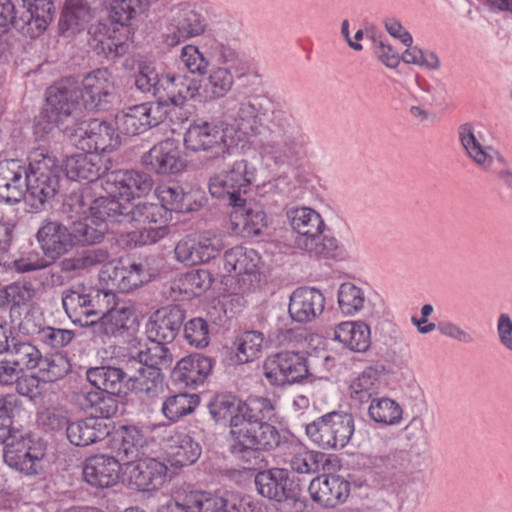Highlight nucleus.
<instances>
[{
  "label": "nucleus",
  "mask_w": 512,
  "mask_h": 512,
  "mask_svg": "<svg viewBox=\"0 0 512 512\" xmlns=\"http://www.w3.org/2000/svg\"><path fill=\"white\" fill-rule=\"evenodd\" d=\"M124 378L125 373L121 369L110 366L94 367L87 371V380L97 388L96 391L115 395L127 393Z\"/></svg>",
  "instance_id": "42"
},
{
  "label": "nucleus",
  "mask_w": 512,
  "mask_h": 512,
  "mask_svg": "<svg viewBox=\"0 0 512 512\" xmlns=\"http://www.w3.org/2000/svg\"><path fill=\"white\" fill-rule=\"evenodd\" d=\"M64 170L71 180L97 181L106 171L99 154L90 152L70 155L64 161Z\"/></svg>",
  "instance_id": "39"
},
{
  "label": "nucleus",
  "mask_w": 512,
  "mask_h": 512,
  "mask_svg": "<svg viewBox=\"0 0 512 512\" xmlns=\"http://www.w3.org/2000/svg\"><path fill=\"white\" fill-rule=\"evenodd\" d=\"M209 410L217 422H229L230 431L234 430L235 420L243 422L242 400L230 394L217 395L210 403Z\"/></svg>",
  "instance_id": "47"
},
{
  "label": "nucleus",
  "mask_w": 512,
  "mask_h": 512,
  "mask_svg": "<svg viewBox=\"0 0 512 512\" xmlns=\"http://www.w3.org/2000/svg\"><path fill=\"white\" fill-rule=\"evenodd\" d=\"M67 438L75 446H88L110 434V427L103 419L88 417L71 422L66 428Z\"/></svg>",
  "instance_id": "40"
},
{
  "label": "nucleus",
  "mask_w": 512,
  "mask_h": 512,
  "mask_svg": "<svg viewBox=\"0 0 512 512\" xmlns=\"http://www.w3.org/2000/svg\"><path fill=\"white\" fill-rule=\"evenodd\" d=\"M264 335L259 331H245L234 341V356L231 361L235 365L245 364L258 358L262 352Z\"/></svg>",
  "instance_id": "48"
},
{
  "label": "nucleus",
  "mask_w": 512,
  "mask_h": 512,
  "mask_svg": "<svg viewBox=\"0 0 512 512\" xmlns=\"http://www.w3.org/2000/svg\"><path fill=\"white\" fill-rule=\"evenodd\" d=\"M150 345L138 353V365L162 369L172 362V355L165 342L149 340Z\"/></svg>",
  "instance_id": "58"
},
{
  "label": "nucleus",
  "mask_w": 512,
  "mask_h": 512,
  "mask_svg": "<svg viewBox=\"0 0 512 512\" xmlns=\"http://www.w3.org/2000/svg\"><path fill=\"white\" fill-rule=\"evenodd\" d=\"M380 388V372L374 367L366 368L350 384V395L360 402L368 401Z\"/></svg>",
  "instance_id": "55"
},
{
  "label": "nucleus",
  "mask_w": 512,
  "mask_h": 512,
  "mask_svg": "<svg viewBox=\"0 0 512 512\" xmlns=\"http://www.w3.org/2000/svg\"><path fill=\"white\" fill-rule=\"evenodd\" d=\"M179 59L191 74L198 76L207 74L211 65L197 45L192 43L186 44L181 48Z\"/></svg>",
  "instance_id": "64"
},
{
  "label": "nucleus",
  "mask_w": 512,
  "mask_h": 512,
  "mask_svg": "<svg viewBox=\"0 0 512 512\" xmlns=\"http://www.w3.org/2000/svg\"><path fill=\"white\" fill-rule=\"evenodd\" d=\"M107 291L77 286L63 297V307L70 318L82 323V317L99 315L100 304L97 302Z\"/></svg>",
  "instance_id": "30"
},
{
  "label": "nucleus",
  "mask_w": 512,
  "mask_h": 512,
  "mask_svg": "<svg viewBox=\"0 0 512 512\" xmlns=\"http://www.w3.org/2000/svg\"><path fill=\"white\" fill-rule=\"evenodd\" d=\"M27 176L49 177L60 180V167L57 159L44 149H35L29 155Z\"/></svg>",
  "instance_id": "56"
},
{
  "label": "nucleus",
  "mask_w": 512,
  "mask_h": 512,
  "mask_svg": "<svg viewBox=\"0 0 512 512\" xmlns=\"http://www.w3.org/2000/svg\"><path fill=\"white\" fill-rule=\"evenodd\" d=\"M125 386L127 392L131 391L153 397L162 389L160 369L139 365L136 373L127 379Z\"/></svg>",
  "instance_id": "45"
},
{
  "label": "nucleus",
  "mask_w": 512,
  "mask_h": 512,
  "mask_svg": "<svg viewBox=\"0 0 512 512\" xmlns=\"http://www.w3.org/2000/svg\"><path fill=\"white\" fill-rule=\"evenodd\" d=\"M124 476L131 488L142 492L158 491L172 479L167 464L154 457L129 460L124 464Z\"/></svg>",
  "instance_id": "13"
},
{
  "label": "nucleus",
  "mask_w": 512,
  "mask_h": 512,
  "mask_svg": "<svg viewBox=\"0 0 512 512\" xmlns=\"http://www.w3.org/2000/svg\"><path fill=\"white\" fill-rule=\"evenodd\" d=\"M286 216L292 230L297 234L294 245L313 257L334 258L340 254L338 240L324 236L326 225L321 214L307 206H294Z\"/></svg>",
  "instance_id": "3"
},
{
  "label": "nucleus",
  "mask_w": 512,
  "mask_h": 512,
  "mask_svg": "<svg viewBox=\"0 0 512 512\" xmlns=\"http://www.w3.org/2000/svg\"><path fill=\"white\" fill-rule=\"evenodd\" d=\"M401 406L391 398H372L368 407V415L371 420L384 425H398L402 420Z\"/></svg>",
  "instance_id": "50"
},
{
  "label": "nucleus",
  "mask_w": 512,
  "mask_h": 512,
  "mask_svg": "<svg viewBox=\"0 0 512 512\" xmlns=\"http://www.w3.org/2000/svg\"><path fill=\"white\" fill-rule=\"evenodd\" d=\"M200 88L199 82L186 74L162 71L154 103H161L166 109L168 105L182 106L201 96Z\"/></svg>",
  "instance_id": "21"
},
{
  "label": "nucleus",
  "mask_w": 512,
  "mask_h": 512,
  "mask_svg": "<svg viewBox=\"0 0 512 512\" xmlns=\"http://www.w3.org/2000/svg\"><path fill=\"white\" fill-rule=\"evenodd\" d=\"M67 136L76 148L93 154L112 152L121 145V138L112 120L78 122Z\"/></svg>",
  "instance_id": "10"
},
{
  "label": "nucleus",
  "mask_w": 512,
  "mask_h": 512,
  "mask_svg": "<svg viewBox=\"0 0 512 512\" xmlns=\"http://www.w3.org/2000/svg\"><path fill=\"white\" fill-rule=\"evenodd\" d=\"M156 196L161 202V206L167 212H188L193 209L192 195L184 193L183 189L177 184H162L156 188Z\"/></svg>",
  "instance_id": "49"
},
{
  "label": "nucleus",
  "mask_w": 512,
  "mask_h": 512,
  "mask_svg": "<svg viewBox=\"0 0 512 512\" xmlns=\"http://www.w3.org/2000/svg\"><path fill=\"white\" fill-rule=\"evenodd\" d=\"M80 99L86 109H104L114 93V79L107 69H96L82 80Z\"/></svg>",
  "instance_id": "27"
},
{
  "label": "nucleus",
  "mask_w": 512,
  "mask_h": 512,
  "mask_svg": "<svg viewBox=\"0 0 512 512\" xmlns=\"http://www.w3.org/2000/svg\"><path fill=\"white\" fill-rule=\"evenodd\" d=\"M188 503L198 512L238 511V499L233 494L220 496L209 492H194L188 496Z\"/></svg>",
  "instance_id": "44"
},
{
  "label": "nucleus",
  "mask_w": 512,
  "mask_h": 512,
  "mask_svg": "<svg viewBox=\"0 0 512 512\" xmlns=\"http://www.w3.org/2000/svg\"><path fill=\"white\" fill-rule=\"evenodd\" d=\"M70 232L74 247L99 243L108 232V223L89 217L72 222Z\"/></svg>",
  "instance_id": "46"
},
{
  "label": "nucleus",
  "mask_w": 512,
  "mask_h": 512,
  "mask_svg": "<svg viewBox=\"0 0 512 512\" xmlns=\"http://www.w3.org/2000/svg\"><path fill=\"white\" fill-rule=\"evenodd\" d=\"M83 479L96 489H108L117 486L124 475V466L108 454H96L87 458L83 464Z\"/></svg>",
  "instance_id": "23"
},
{
  "label": "nucleus",
  "mask_w": 512,
  "mask_h": 512,
  "mask_svg": "<svg viewBox=\"0 0 512 512\" xmlns=\"http://www.w3.org/2000/svg\"><path fill=\"white\" fill-rule=\"evenodd\" d=\"M71 370L69 360L61 354H53L41 359L38 366V374L43 383L54 382L62 379Z\"/></svg>",
  "instance_id": "60"
},
{
  "label": "nucleus",
  "mask_w": 512,
  "mask_h": 512,
  "mask_svg": "<svg viewBox=\"0 0 512 512\" xmlns=\"http://www.w3.org/2000/svg\"><path fill=\"white\" fill-rule=\"evenodd\" d=\"M168 114L161 103L148 102L129 106L118 112L112 120L119 136L137 135L163 122Z\"/></svg>",
  "instance_id": "18"
},
{
  "label": "nucleus",
  "mask_w": 512,
  "mask_h": 512,
  "mask_svg": "<svg viewBox=\"0 0 512 512\" xmlns=\"http://www.w3.org/2000/svg\"><path fill=\"white\" fill-rule=\"evenodd\" d=\"M75 402L82 410L94 414L99 419L111 418L118 411L115 394L103 391L81 389L75 395Z\"/></svg>",
  "instance_id": "41"
},
{
  "label": "nucleus",
  "mask_w": 512,
  "mask_h": 512,
  "mask_svg": "<svg viewBox=\"0 0 512 512\" xmlns=\"http://www.w3.org/2000/svg\"><path fill=\"white\" fill-rule=\"evenodd\" d=\"M268 105L269 100L266 97L256 95L227 108V120L224 124L242 132L244 137L241 140V147L246 144L249 134L260 132V127L268 114Z\"/></svg>",
  "instance_id": "16"
},
{
  "label": "nucleus",
  "mask_w": 512,
  "mask_h": 512,
  "mask_svg": "<svg viewBox=\"0 0 512 512\" xmlns=\"http://www.w3.org/2000/svg\"><path fill=\"white\" fill-rule=\"evenodd\" d=\"M116 434L121 439V450L129 460L143 455L142 450L148 445V438L139 427L124 425L118 428Z\"/></svg>",
  "instance_id": "53"
},
{
  "label": "nucleus",
  "mask_w": 512,
  "mask_h": 512,
  "mask_svg": "<svg viewBox=\"0 0 512 512\" xmlns=\"http://www.w3.org/2000/svg\"><path fill=\"white\" fill-rule=\"evenodd\" d=\"M199 404V397L195 394L180 393L167 398L162 405V412L166 418L176 421L190 414Z\"/></svg>",
  "instance_id": "57"
},
{
  "label": "nucleus",
  "mask_w": 512,
  "mask_h": 512,
  "mask_svg": "<svg viewBox=\"0 0 512 512\" xmlns=\"http://www.w3.org/2000/svg\"><path fill=\"white\" fill-rule=\"evenodd\" d=\"M207 31V22L189 3L174 5L166 15L162 39L166 46L175 47Z\"/></svg>",
  "instance_id": "11"
},
{
  "label": "nucleus",
  "mask_w": 512,
  "mask_h": 512,
  "mask_svg": "<svg viewBox=\"0 0 512 512\" xmlns=\"http://www.w3.org/2000/svg\"><path fill=\"white\" fill-rule=\"evenodd\" d=\"M37 291L29 281H16L0 288V308L9 307L11 312L28 308L34 301Z\"/></svg>",
  "instance_id": "43"
},
{
  "label": "nucleus",
  "mask_w": 512,
  "mask_h": 512,
  "mask_svg": "<svg viewBox=\"0 0 512 512\" xmlns=\"http://www.w3.org/2000/svg\"><path fill=\"white\" fill-rule=\"evenodd\" d=\"M164 461L171 468L181 469L195 463L201 455V446L184 431L170 430L162 440Z\"/></svg>",
  "instance_id": "26"
},
{
  "label": "nucleus",
  "mask_w": 512,
  "mask_h": 512,
  "mask_svg": "<svg viewBox=\"0 0 512 512\" xmlns=\"http://www.w3.org/2000/svg\"><path fill=\"white\" fill-rule=\"evenodd\" d=\"M365 302V292L361 287L352 282H344L339 286L337 304L343 315L354 316L358 314L363 310Z\"/></svg>",
  "instance_id": "52"
},
{
  "label": "nucleus",
  "mask_w": 512,
  "mask_h": 512,
  "mask_svg": "<svg viewBox=\"0 0 512 512\" xmlns=\"http://www.w3.org/2000/svg\"><path fill=\"white\" fill-rule=\"evenodd\" d=\"M196 44L203 55L209 60H216L218 63H227L241 57L236 50L223 43L212 32H205Z\"/></svg>",
  "instance_id": "51"
},
{
  "label": "nucleus",
  "mask_w": 512,
  "mask_h": 512,
  "mask_svg": "<svg viewBox=\"0 0 512 512\" xmlns=\"http://www.w3.org/2000/svg\"><path fill=\"white\" fill-rule=\"evenodd\" d=\"M101 187L107 196L92 201L89 213L94 220L108 223V231L118 233L115 224L124 225L129 221L128 204L135 198L148 194L153 187L150 175L134 170H118L109 173L101 181Z\"/></svg>",
  "instance_id": "1"
},
{
  "label": "nucleus",
  "mask_w": 512,
  "mask_h": 512,
  "mask_svg": "<svg viewBox=\"0 0 512 512\" xmlns=\"http://www.w3.org/2000/svg\"><path fill=\"white\" fill-rule=\"evenodd\" d=\"M153 2L154 0H114L110 17L121 26L127 25L132 19L148 12Z\"/></svg>",
  "instance_id": "54"
},
{
  "label": "nucleus",
  "mask_w": 512,
  "mask_h": 512,
  "mask_svg": "<svg viewBox=\"0 0 512 512\" xmlns=\"http://www.w3.org/2000/svg\"><path fill=\"white\" fill-rule=\"evenodd\" d=\"M349 491V482L338 475L318 476L309 485L311 498L326 507H332L344 501Z\"/></svg>",
  "instance_id": "36"
},
{
  "label": "nucleus",
  "mask_w": 512,
  "mask_h": 512,
  "mask_svg": "<svg viewBox=\"0 0 512 512\" xmlns=\"http://www.w3.org/2000/svg\"><path fill=\"white\" fill-rule=\"evenodd\" d=\"M332 339L351 352L364 353L371 345V330L361 320L343 321L333 328Z\"/></svg>",
  "instance_id": "37"
},
{
  "label": "nucleus",
  "mask_w": 512,
  "mask_h": 512,
  "mask_svg": "<svg viewBox=\"0 0 512 512\" xmlns=\"http://www.w3.org/2000/svg\"><path fill=\"white\" fill-rule=\"evenodd\" d=\"M25 11L17 20L20 30L36 38L43 34L53 20L55 8L52 0H22Z\"/></svg>",
  "instance_id": "29"
},
{
  "label": "nucleus",
  "mask_w": 512,
  "mask_h": 512,
  "mask_svg": "<svg viewBox=\"0 0 512 512\" xmlns=\"http://www.w3.org/2000/svg\"><path fill=\"white\" fill-rule=\"evenodd\" d=\"M151 280V274L140 263L129 259H115L103 264L99 272V282L108 291H133Z\"/></svg>",
  "instance_id": "17"
},
{
  "label": "nucleus",
  "mask_w": 512,
  "mask_h": 512,
  "mask_svg": "<svg viewBox=\"0 0 512 512\" xmlns=\"http://www.w3.org/2000/svg\"><path fill=\"white\" fill-rule=\"evenodd\" d=\"M242 416L246 421L266 422L274 416V405L265 397H249L242 401Z\"/></svg>",
  "instance_id": "62"
},
{
  "label": "nucleus",
  "mask_w": 512,
  "mask_h": 512,
  "mask_svg": "<svg viewBox=\"0 0 512 512\" xmlns=\"http://www.w3.org/2000/svg\"><path fill=\"white\" fill-rule=\"evenodd\" d=\"M258 151L263 161H272L276 165L292 164L305 155L301 139L280 131L270 132L269 138L261 142Z\"/></svg>",
  "instance_id": "25"
},
{
  "label": "nucleus",
  "mask_w": 512,
  "mask_h": 512,
  "mask_svg": "<svg viewBox=\"0 0 512 512\" xmlns=\"http://www.w3.org/2000/svg\"><path fill=\"white\" fill-rule=\"evenodd\" d=\"M213 367L212 359L192 354L177 362L173 372V380L185 387H197L204 383Z\"/></svg>",
  "instance_id": "38"
},
{
  "label": "nucleus",
  "mask_w": 512,
  "mask_h": 512,
  "mask_svg": "<svg viewBox=\"0 0 512 512\" xmlns=\"http://www.w3.org/2000/svg\"><path fill=\"white\" fill-rule=\"evenodd\" d=\"M144 164L157 174L177 175L187 168V159L177 140L155 144L143 157Z\"/></svg>",
  "instance_id": "24"
},
{
  "label": "nucleus",
  "mask_w": 512,
  "mask_h": 512,
  "mask_svg": "<svg viewBox=\"0 0 512 512\" xmlns=\"http://www.w3.org/2000/svg\"><path fill=\"white\" fill-rule=\"evenodd\" d=\"M0 443L4 445V461L10 468L28 476L41 471L46 446L39 437L16 431Z\"/></svg>",
  "instance_id": "7"
},
{
  "label": "nucleus",
  "mask_w": 512,
  "mask_h": 512,
  "mask_svg": "<svg viewBox=\"0 0 512 512\" xmlns=\"http://www.w3.org/2000/svg\"><path fill=\"white\" fill-rule=\"evenodd\" d=\"M9 356L22 374L24 370H32L41 365L42 353L33 344L28 342L16 343Z\"/></svg>",
  "instance_id": "61"
},
{
  "label": "nucleus",
  "mask_w": 512,
  "mask_h": 512,
  "mask_svg": "<svg viewBox=\"0 0 512 512\" xmlns=\"http://www.w3.org/2000/svg\"><path fill=\"white\" fill-rule=\"evenodd\" d=\"M129 221L124 225H132L137 230L128 231L123 240L129 246L151 245L163 239L169 229L166 225V211L163 207L152 203H139L132 208L128 204Z\"/></svg>",
  "instance_id": "6"
},
{
  "label": "nucleus",
  "mask_w": 512,
  "mask_h": 512,
  "mask_svg": "<svg viewBox=\"0 0 512 512\" xmlns=\"http://www.w3.org/2000/svg\"><path fill=\"white\" fill-rule=\"evenodd\" d=\"M266 381L276 387L292 385L308 376L306 358L294 351H282L266 357L262 365Z\"/></svg>",
  "instance_id": "14"
},
{
  "label": "nucleus",
  "mask_w": 512,
  "mask_h": 512,
  "mask_svg": "<svg viewBox=\"0 0 512 512\" xmlns=\"http://www.w3.org/2000/svg\"><path fill=\"white\" fill-rule=\"evenodd\" d=\"M255 485L258 493L268 499L281 502L294 497V483L285 469L273 468L257 473Z\"/></svg>",
  "instance_id": "34"
},
{
  "label": "nucleus",
  "mask_w": 512,
  "mask_h": 512,
  "mask_svg": "<svg viewBox=\"0 0 512 512\" xmlns=\"http://www.w3.org/2000/svg\"><path fill=\"white\" fill-rule=\"evenodd\" d=\"M255 179L256 169L247 160H237L229 170L210 178L209 192L214 198L227 201L233 208L245 200L243 195Z\"/></svg>",
  "instance_id": "8"
},
{
  "label": "nucleus",
  "mask_w": 512,
  "mask_h": 512,
  "mask_svg": "<svg viewBox=\"0 0 512 512\" xmlns=\"http://www.w3.org/2000/svg\"><path fill=\"white\" fill-rule=\"evenodd\" d=\"M354 431V419L345 412L327 413L306 426L309 439L323 449L344 448Z\"/></svg>",
  "instance_id": "9"
},
{
  "label": "nucleus",
  "mask_w": 512,
  "mask_h": 512,
  "mask_svg": "<svg viewBox=\"0 0 512 512\" xmlns=\"http://www.w3.org/2000/svg\"><path fill=\"white\" fill-rule=\"evenodd\" d=\"M247 76L259 77L255 63L249 59L238 57L231 62L219 63L207 72L200 97L205 100L220 99L231 91L235 78Z\"/></svg>",
  "instance_id": "12"
},
{
  "label": "nucleus",
  "mask_w": 512,
  "mask_h": 512,
  "mask_svg": "<svg viewBox=\"0 0 512 512\" xmlns=\"http://www.w3.org/2000/svg\"><path fill=\"white\" fill-rule=\"evenodd\" d=\"M42 253L53 263L74 248L70 228L58 221L45 220L36 233Z\"/></svg>",
  "instance_id": "28"
},
{
  "label": "nucleus",
  "mask_w": 512,
  "mask_h": 512,
  "mask_svg": "<svg viewBox=\"0 0 512 512\" xmlns=\"http://www.w3.org/2000/svg\"><path fill=\"white\" fill-rule=\"evenodd\" d=\"M402 61L429 71H438L441 68V60L436 52L423 49L413 43L406 46L402 53Z\"/></svg>",
  "instance_id": "59"
},
{
  "label": "nucleus",
  "mask_w": 512,
  "mask_h": 512,
  "mask_svg": "<svg viewBox=\"0 0 512 512\" xmlns=\"http://www.w3.org/2000/svg\"><path fill=\"white\" fill-rule=\"evenodd\" d=\"M26 185V193L42 204L56 195L59 190L60 180L53 177H39L38 179L36 176H27Z\"/></svg>",
  "instance_id": "63"
},
{
  "label": "nucleus",
  "mask_w": 512,
  "mask_h": 512,
  "mask_svg": "<svg viewBox=\"0 0 512 512\" xmlns=\"http://www.w3.org/2000/svg\"><path fill=\"white\" fill-rule=\"evenodd\" d=\"M80 89L69 80L61 81L47 90L46 104L35 125L39 137L50 133L54 127L66 135L78 123L81 111Z\"/></svg>",
  "instance_id": "2"
},
{
  "label": "nucleus",
  "mask_w": 512,
  "mask_h": 512,
  "mask_svg": "<svg viewBox=\"0 0 512 512\" xmlns=\"http://www.w3.org/2000/svg\"><path fill=\"white\" fill-rule=\"evenodd\" d=\"M230 226L235 235L244 238L259 236L267 227L266 214L259 207L247 204L244 200L232 208Z\"/></svg>",
  "instance_id": "31"
},
{
  "label": "nucleus",
  "mask_w": 512,
  "mask_h": 512,
  "mask_svg": "<svg viewBox=\"0 0 512 512\" xmlns=\"http://www.w3.org/2000/svg\"><path fill=\"white\" fill-rule=\"evenodd\" d=\"M184 319L181 309L167 306L155 311L146 324V334L149 340L171 342Z\"/></svg>",
  "instance_id": "33"
},
{
  "label": "nucleus",
  "mask_w": 512,
  "mask_h": 512,
  "mask_svg": "<svg viewBox=\"0 0 512 512\" xmlns=\"http://www.w3.org/2000/svg\"><path fill=\"white\" fill-rule=\"evenodd\" d=\"M234 430L230 431L231 450L240 454L247 450H269L278 446L280 436L277 429L267 422L235 420Z\"/></svg>",
  "instance_id": "20"
},
{
  "label": "nucleus",
  "mask_w": 512,
  "mask_h": 512,
  "mask_svg": "<svg viewBox=\"0 0 512 512\" xmlns=\"http://www.w3.org/2000/svg\"><path fill=\"white\" fill-rule=\"evenodd\" d=\"M27 169L19 160L0 162V200L19 202L27 190Z\"/></svg>",
  "instance_id": "32"
},
{
  "label": "nucleus",
  "mask_w": 512,
  "mask_h": 512,
  "mask_svg": "<svg viewBox=\"0 0 512 512\" xmlns=\"http://www.w3.org/2000/svg\"><path fill=\"white\" fill-rule=\"evenodd\" d=\"M97 302L101 305L97 321L88 322L83 325H91L94 333L107 336L117 335L127 330L134 319V309L131 304L120 301L112 291L106 292Z\"/></svg>",
  "instance_id": "19"
},
{
  "label": "nucleus",
  "mask_w": 512,
  "mask_h": 512,
  "mask_svg": "<svg viewBox=\"0 0 512 512\" xmlns=\"http://www.w3.org/2000/svg\"><path fill=\"white\" fill-rule=\"evenodd\" d=\"M243 137L242 132L226 126L224 121L217 125L198 120L189 124L183 144L188 151L206 152L214 158L225 159L239 150Z\"/></svg>",
  "instance_id": "5"
},
{
  "label": "nucleus",
  "mask_w": 512,
  "mask_h": 512,
  "mask_svg": "<svg viewBox=\"0 0 512 512\" xmlns=\"http://www.w3.org/2000/svg\"><path fill=\"white\" fill-rule=\"evenodd\" d=\"M458 137L467 158L478 168L487 171L499 158V152L488 143L485 131L472 123L458 128Z\"/></svg>",
  "instance_id": "22"
},
{
  "label": "nucleus",
  "mask_w": 512,
  "mask_h": 512,
  "mask_svg": "<svg viewBox=\"0 0 512 512\" xmlns=\"http://www.w3.org/2000/svg\"><path fill=\"white\" fill-rule=\"evenodd\" d=\"M224 269L236 275L235 292L226 297V305L230 303L232 307H243L244 296L261 293L267 285L261 256L254 249L243 246L229 249L224 254Z\"/></svg>",
  "instance_id": "4"
},
{
  "label": "nucleus",
  "mask_w": 512,
  "mask_h": 512,
  "mask_svg": "<svg viewBox=\"0 0 512 512\" xmlns=\"http://www.w3.org/2000/svg\"><path fill=\"white\" fill-rule=\"evenodd\" d=\"M325 305L323 294L315 288L302 287L290 296L288 311L297 322H309L319 316Z\"/></svg>",
  "instance_id": "35"
},
{
  "label": "nucleus",
  "mask_w": 512,
  "mask_h": 512,
  "mask_svg": "<svg viewBox=\"0 0 512 512\" xmlns=\"http://www.w3.org/2000/svg\"><path fill=\"white\" fill-rule=\"evenodd\" d=\"M221 234L207 230L191 234L180 240L174 249L178 262L187 266L208 263L224 249Z\"/></svg>",
  "instance_id": "15"
}]
</instances>
